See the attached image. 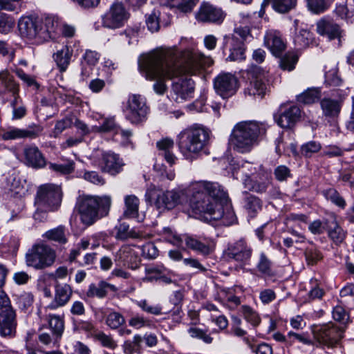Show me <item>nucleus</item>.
I'll return each instance as SVG.
<instances>
[{
  "mask_svg": "<svg viewBox=\"0 0 354 354\" xmlns=\"http://www.w3.org/2000/svg\"><path fill=\"white\" fill-rule=\"evenodd\" d=\"M117 257L118 261L124 266H127L131 270H136L140 266V259L131 246H122L118 251Z\"/></svg>",
  "mask_w": 354,
  "mask_h": 354,
  "instance_id": "obj_28",
  "label": "nucleus"
},
{
  "mask_svg": "<svg viewBox=\"0 0 354 354\" xmlns=\"http://www.w3.org/2000/svg\"><path fill=\"white\" fill-rule=\"evenodd\" d=\"M33 302V297L29 292H24L17 298V304L19 308L26 310L31 306Z\"/></svg>",
  "mask_w": 354,
  "mask_h": 354,
  "instance_id": "obj_64",
  "label": "nucleus"
},
{
  "mask_svg": "<svg viewBox=\"0 0 354 354\" xmlns=\"http://www.w3.org/2000/svg\"><path fill=\"white\" fill-rule=\"evenodd\" d=\"M224 48L230 50L227 59L230 61H241L245 59V47L243 41L235 35L224 37Z\"/></svg>",
  "mask_w": 354,
  "mask_h": 354,
  "instance_id": "obj_19",
  "label": "nucleus"
},
{
  "mask_svg": "<svg viewBox=\"0 0 354 354\" xmlns=\"http://www.w3.org/2000/svg\"><path fill=\"white\" fill-rule=\"evenodd\" d=\"M95 340L98 341L102 346L110 349H114L117 347V343L111 336L106 335L103 332H98L93 335Z\"/></svg>",
  "mask_w": 354,
  "mask_h": 354,
  "instance_id": "obj_53",
  "label": "nucleus"
},
{
  "mask_svg": "<svg viewBox=\"0 0 354 354\" xmlns=\"http://www.w3.org/2000/svg\"><path fill=\"white\" fill-rule=\"evenodd\" d=\"M43 237L48 241H55L59 244H65L68 241L66 227L63 225H59L46 231L43 234Z\"/></svg>",
  "mask_w": 354,
  "mask_h": 354,
  "instance_id": "obj_36",
  "label": "nucleus"
},
{
  "mask_svg": "<svg viewBox=\"0 0 354 354\" xmlns=\"http://www.w3.org/2000/svg\"><path fill=\"white\" fill-rule=\"evenodd\" d=\"M329 6V0H311V12L313 13L324 12Z\"/></svg>",
  "mask_w": 354,
  "mask_h": 354,
  "instance_id": "obj_63",
  "label": "nucleus"
},
{
  "mask_svg": "<svg viewBox=\"0 0 354 354\" xmlns=\"http://www.w3.org/2000/svg\"><path fill=\"white\" fill-rule=\"evenodd\" d=\"M191 194L189 206L193 212L209 222L223 218L232 223L235 215L230 209L227 193L218 183L206 180L192 183L187 187Z\"/></svg>",
  "mask_w": 354,
  "mask_h": 354,
  "instance_id": "obj_1",
  "label": "nucleus"
},
{
  "mask_svg": "<svg viewBox=\"0 0 354 354\" xmlns=\"http://www.w3.org/2000/svg\"><path fill=\"white\" fill-rule=\"evenodd\" d=\"M56 258V253L49 245L36 244L26 254V265L37 270L51 266Z\"/></svg>",
  "mask_w": 354,
  "mask_h": 354,
  "instance_id": "obj_10",
  "label": "nucleus"
},
{
  "mask_svg": "<svg viewBox=\"0 0 354 354\" xmlns=\"http://www.w3.org/2000/svg\"><path fill=\"white\" fill-rule=\"evenodd\" d=\"M128 17L129 14L124 5L115 2L102 17V24L109 28H118L124 24Z\"/></svg>",
  "mask_w": 354,
  "mask_h": 354,
  "instance_id": "obj_16",
  "label": "nucleus"
},
{
  "mask_svg": "<svg viewBox=\"0 0 354 354\" xmlns=\"http://www.w3.org/2000/svg\"><path fill=\"white\" fill-rule=\"evenodd\" d=\"M138 306L147 313L158 315L162 313V308L158 306H153L149 304L147 300H140L137 303Z\"/></svg>",
  "mask_w": 354,
  "mask_h": 354,
  "instance_id": "obj_60",
  "label": "nucleus"
},
{
  "mask_svg": "<svg viewBox=\"0 0 354 354\" xmlns=\"http://www.w3.org/2000/svg\"><path fill=\"white\" fill-rule=\"evenodd\" d=\"M327 225L328 234L329 237L336 244L341 243L345 239L346 234L342 228L338 225L335 219H333L326 223Z\"/></svg>",
  "mask_w": 354,
  "mask_h": 354,
  "instance_id": "obj_37",
  "label": "nucleus"
},
{
  "mask_svg": "<svg viewBox=\"0 0 354 354\" xmlns=\"http://www.w3.org/2000/svg\"><path fill=\"white\" fill-rule=\"evenodd\" d=\"M15 23L12 18L6 14H0V32L7 33L14 27Z\"/></svg>",
  "mask_w": 354,
  "mask_h": 354,
  "instance_id": "obj_61",
  "label": "nucleus"
},
{
  "mask_svg": "<svg viewBox=\"0 0 354 354\" xmlns=\"http://www.w3.org/2000/svg\"><path fill=\"white\" fill-rule=\"evenodd\" d=\"M183 196V191L171 189L164 192L155 186L149 187L145 194L146 199L153 201L156 208L160 212L176 207L182 203Z\"/></svg>",
  "mask_w": 354,
  "mask_h": 354,
  "instance_id": "obj_9",
  "label": "nucleus"
},
{
  "mask_svg": "<svg viewBox=\"0 0 354 354\" xmlns=\"http://www.w3.org/2000/svg\"><path fill=\"white\" fill-rule=\"evenodd\" d=\"M325 82L333 86H337L341 84L342 79L337 75V68L336 67L326 72Z\"/></svg>",
  "mask_w": 354,
  "mask_h": 354,
  "instance_id": "obj_58",
  "label": "nucleus"
},
{
  "mask_svg": "<svg viewBox=\"0 0 354 354\" xmlns=\"http://www.w3.org/2000/svg\"><path fill=\"white\" fill-rule=\"evenodd\" d=\"M23 156L24 163L28 167L39 169L44 167L46 165V161L43 153L39 148L35 145L25 147L23 149Z\"/></svg>",
  "mask_w": 354,
  "mask_h": 354,
  "instance_id": "obj_21",
  "label": "nucleus"
},
{
  "mask_svg": "<svg viewBox=\"0 0 354 354\" xmlns=\"http://www.w3.org/2000/svg\"><path fill=\"white\" fill-rule=\"evenodd\" d=\"M323 196L333 204L344 209L346 206L345 200L340 196L339 193L333 188H328L322 191Z\"/></svg>",
  "mask_w": 354,
  "mask_h": 354,
  "instance_id": "obj_43",
  "label": "nucleus"
},
{
  "mask_svg": "<svg viewBox=\"0 0 354 354\" xmlns=\"http://www.w3.org/2000/svg\"><path fill=\"white\" fill-rule=\"evenodd\" d=\"M73 290L68 283H56L55 285V297L53 301L47 308L54 310L65 306L70 301Z\"/></svg>",
  "mask_w": 354,
  "mask_h": 354,
  "instance_id": "obj_22",
  "label": "nucleus"
},
{
  "mask_svg": "<svg viewBox=\"0 0 354 354\" xmlns=\"http://www.w3.org/2000/svg\"><path fill=\"white\" fill-rule=\"evenodd\" d=\"M209 140V132L201 127H192L178 136V145L184 158L189 161L198 158Z\"/></svg>",
  "mask_w": 354,
  "mask_h": 354,
  "instance_id": "obj_7",
  "label": "nucleus"
},
{
  "mask_svg": "<svg viewBox=\"0 0 354 354\" xmlns=\"http://www.w3.org/2000/svg\"><path fill=\"white\" fill-rule=\"evenodd\" d=\"M317 32L323 36H326L330 40L340 39L342 37V31L340 27L333 21L322 19L317 23Z\"/></svg>",
  "mask_w": 354,
  "mask_h": 354,
  "instance_id": "obj_27",
  "label": "nucleus"
},
{
  "mask_svg": "<svg viewBox=\"0 0 354 354\" xmlns=\"http://www.w3.org/2000/svg\"><path fill=\"white\" fill-rule=\"evenodd\" d=\"M216 92L223 98L234 95L238 88V80L230 73H221L214 81Z\"/></svg>",
  "mask_w": 354,
  "mask_h": 354,
  "instance_id": "obj_17",
  "label": "nucleus"
},
{
  "mask_svg": "<svg viewBox=\"0 0 354 354\" xmlns=\"http://www.w3.org/2000/svg\"><path fill=\"white\" fill-rule=\"evenodd\" d=\"M332 315L335 321L342 324H346L349 318L348 314L346 313L344 307L340 305H337L333 308Z\"/></svg>",
  "mask_w": 354,
  "mask_h": 354,
  "instance_id": "obj_56",
  "label": "nucleus"
},
{
  "mask_svg": "<svg viewBox=\"0 0 354 354\" xmlns=\"http://www.w3.org/2000/svg\"><path fill=\"white\" fill-rule=\"evenodd\" d=\"M15 313L13 309L0 311V335L12 337L16 332Z\"/></svg>",
  "mask_w": 354,
  "mask_h": 354,
  "instance_id": "obj_23",
  "label": "nucleus"
},
{
  "mask_svg": "<svg viewBox=\"0 0 354 354\" xmlns=\"http://www.w3.org/2000/svg\"><path fill=\"white\" fill-rule=\"evenodd\" d=\"M310 32L307 29L301 28L295 37V42L300 48H308L309 46Z\"/></svg>",
  "mask_w": 354,
  "mask_h": 354,
  "instance_id": "obj_57",
  "label": "nucleus"
},
{
  "mask_svg": "<svg viewBox=\"0 0 354 354\" xmlns=\"http://www.w3.org/2000/svg\"><path fill=\"white\" fill-rule=\"evenodd\" d=\"M248 73L251 80L245 88V94L262 99L269 91L267 73L257 66H251Z\"/></svg>",
  "mask_w": 354,
  "mask_h": 354,
  "instance_id": "obj_13",
  "label": "nucleus"
},
{
  "mask_svg": "<svg viewBox=\"0 0 354 354\" xmlns=\"http://www.w3.org/2000/svg\"><path fill=\"white\" fill-rule=\"evenodd\" d=\"M62 199V192L60 186L53 183H46L38 187L35 203L49 211H54L60 206Z\"/></svg>",
  "mask_w": 354,
  "mask_h": 354,
  "instance_id": "obj_12",
  "label": "nucleus"
},
{
  "mask_svg": "<svg viewBox=\"0 0 354 354\" xmlns=\"http://www.w3.org/2000/svg\"><path fill=\"white\" fill-rule=\"evenodd\" d=\"M125 118L133 125H138L146 121L149 113L146 98L140 94L129 95L127 105L124 109Z\"/></svg>",
  "mask_w": 354,
  "mask_h": 354,
  "instance_id": "obj_11",
  "label": "nucleus"
},
{
  "mask_svg": "<svg viewBox=\"0 0 354 354\" xmlns=\"http://www.w3.org/2000/svg\"><path fill=\"white\" fill-rule=\"evenodd\" d=\"M188 333L192 337L201 339L206 344H210V343H212V342L213 340L212 337H210L209 335H208L203 330L198 328H196V327L189 328L188 329Z\"/></svg>",
  "mask_w": 354,
  "mask_h": 354,
  "instance_id": "obj_54",
  "label": "nucleus"
},
{
  "mask_svg": "<svg viewBox=\"0 0 354 354\" xmlns=\"http://www.w3.org/2000/svg\"><path fill=\"white\" fill-rule=\"evenodd\" d=\"M95 128L97 131L102 133L111 131L118 132L119 129V127L117 125L114 117L105 118L100 125L96 126Z\"/></svg>",
  "mask_w": 354,
  "mask_h": 354,
  "instance_id": "obj_48",
  "label": "nucleus"
},
{
  "mask_svg": "<svg viewBox=\"0 0 354 354\" xmlns=\"http://www.w3.org/2000/svg\"><path fill=\"white\" fill-rule=\"evenodd\" d=\"M71 56L72 50L67 46L62 47L53 55L54 60L61 72H64L67 69Z\"/></svg>",
  "mask_w": 354,
  "mask_h": 354,
  "instance_id": "obj_32",
  "label": "nucleus"
},
{
  "mask_svg": "<svg viewBox=\"0 0 354 354\" xmlns=\"http://www.w3.org/2000/svg\"><path fill=\"white\" fill-rule=\"evenodd\" d=\"M320 104L324 115L330 118L337 117L342 108V104L339 101L330 98H324L322 100Z\"/></svg>",
  "mask_w": 354,
  "mask_h": 354,
  "instance_id": "obj_33",
  "label": "nucleus"
},
{
  "mask_svg": "<svg viewBox=\"0 0 354 354\" xmlns=\"http://www.w3.org/2000/svg\"><path fill=\"white\" fill-rule=\"evenodd\" d=\"M175 69L177 74L171 79V96L178 103L193 97L194 82L190 75L196 74L201 68L210 66L212 61L196 51H178L175 47Z\"/></svg>",
  "mask_w": 354,
  "mask_h": 354,
  "instance_id": "obj_2",
  "label": "nucleus"
},
{
  "mask_svg": "<svg viewBox=\"0 0 354 354\" xmlns=\"http://www.w3.org/2000/svg\"><path fill=\"white\" fill-rule=\"evenodd\" d=\"M124 323V317L118 312H111L106 318V324L111 329H117Z\"/></svg>",
  "mask_w": 354,
  "mask_h": 354,
  "instance_id": "obj_47",
  "label": "nucleus"
},
{
  "mask_svg": "<svg viewBox=\"0 0 354 354\" xmlns=\"http://www.w3.org/2000/svg\"><path fill=\"white\" fill-rule=\"evenodd\" d=\"M139 204V199L135 195L126 196L124 197V216L129 218H138Z\"/></svg>",
  "mask_w": 354,
  "mask_h": 354,
  "instance_id": "obj_34",
  "label": "nucleus"
},
{
  "mask_svg": "<svg viewBox=\"0 0 354 354\" xmlns=\"http://www.w3.org/2000/svg\"><path fill=\"white\" fill-rule=\"evenodd\" d=\"M48 321L53 334L57 337H60L64 328V320L59 315H49Z\"/></svg>",
  "mask_w": 354,
  "mask_h": 354,
  "instance_id": "obj_42",
  "label": "nucleus"
},
{
  "mask_svg": "<svg viewBox=\"0 0 354 354\" xmlns=\"http://www.w3.org/2000/svg\"><path fill=\"white\" fill-rule=\"evenodd\" d=\"M314 339L319 344L333 346L343 337L344 328L335 327L333 324H313L311 326Z\"/></svg>",
  "mask_w": 354,
  "mask_h": 354,
  "instance_id": "obj_14",
  "label": "nucleus"
},
{
  "mask_svg": "<svg viewBox=\"0 0 354 354\" xmlns=\"http://www.w3.org/2000/svg\"><path fill=\"white\" fill-rule=\"evenodd\" d=\"M159 16L160 12L158 10H153L146 17L147 26L151 32H157L160 28Z\"/></svg>",
  "mask_w": 354,
  "mask_h": 354,
  "instance_id": "obj_52",
  "label": "nucleus"
},
{
  "mask_svg": "<svg viewBox=\"0 0 354 354\" xmlns=\"http://www.w3.org/2000/svg\"><path fill=\"white\" fill-rule=\"evenodd\" d=\"M234 176L243 181L246 189L258 193L265 192L270 183V172L262 165L256 167L250 162L243 165Z\"/></svg>",
  "mask_w": 354,
  "mask_h": 354,
  "instance_id": "obj_8",
  "label": "nucleus"
},
{
  "mask_svg": "<svg viewBox=\"0 0 354 354\" xmlns=\"http://www.w3.org/2000/svg\"><path fill=\"white\" fill-rule=\"evenodd\" d=\"M162 265H147L145 268V276L142 278L144 282H153L158 281L160 275L164 270Z\"/></svg>",
  "mask_w": 354,
  "mask_h": 354,
  "instance_id": "obj_40",
  "label": "nucleus"
},
{
  "mask_svg": "<svg viewBox=\"0 0 354 354\" xmlns=\"http://www.w3.org/2000/svg\"><path fill=\"white\" fill-rule=\"evenodd\" d=\"M111 205L109 196L80 195L76 201L75 209L81 222L86 226L94 224L108 215Z\"/></svg>",
  "mask_w": 354,
  "mask_h": 354,
  "instance_id": "obj_5",
  "label": "nucleus"
},
{
  "mask_svg": "<svg viewBox=\"0 0 354 354\" xmlns=\"http://www.w3.org/2000/svg\"><path fill=\"white\" fill-rule=\"evenodd\" d=\"M57 22L51 18H46L44 22L38 17L24 16L18 21V29L21 37L32 44H41L52 37Z\"/></svg>",
  "mask_w": 354,
  "mask_h": 354,
  "instance_id": "obj_6",
  "label": "nucleus"
},
{
  "mask_svg": "<svg viewBox=\"0 0 354 354\" xmlns=\"http://www.w3.org/2000/svg\"><path fill=\"white\" fill-rule=\"evenodd\" d=\"M297 62V56L294 55H286L280 60V67L283 70L290 71L295 68Z\"/></svg>",
  "mask_w": 354,
  "mask_h": 354,
  "instance_id": "obj_59",
  "label": "nucleus"
},
{
  "mask_svg": "<svg viewBox=\"0 0 354 354\" xmlns=\"http://www.w3.org/2000/svg\"><path fill=\"white\" fill-rule=\"evenodd\" d=\"M274 175L278 181H284L291 176V172L287 166L279 165L274 169Z\"/></svg>",
  "mask_w": 354,
  "mask_h": 354,
  "instance_id": "obj_62",
  "label": "nucleus"
},
{
  "mask_svg": "<svg viewBox=\"0 0 354 354\" xmlns=\"http://www.w3.org/2000/svg\"><path fill=\"white\" fill-rule=\"evenodd\" d=\"M174 145V140L169 138H162L156 142V147L159 151V155L164 157L165 160L170 165L174 164L176 158L172 152Z\"/></svg>",
  "mask_w": 354,
  "mask_h": 354,
  "instance_id": "obj_30",
  "label": "nucleus"
},
{
  "mask_svg": "<svg viewBox=\"0 0 354 354\" xmlns=\"http://www.w3.org/2000/svg\"><path fill=\"white\" fill-rule=\"evenodd\" d=\"M245 207L248 210V213L253 216L259 209H261V201L254 196H248L245 199Z\"/></svg>",
  "mask_w": 354,
  "mask_h": 354,
  "instance_id": "obj_49",
  "label": "nucleus"
},
{
  "mask_svg": "<svg viewBox=\"0 0 354 354\" xmlns=\"http://www.w3.org/2000/svg\"><path fill=\"white\" fill-rule=\"evenodd\" d=\"M183 241L188 248L203 255H208L212 252V248L209 245L201 242L195 236L185 235L183 236Z\"/></svg>",
  "mask_w": 354,
  "mask_h": 354,
  "instance_id": "obj_31",
  "label": "nucleus"
},
{
  "mask_svg": "<svg viewBox=\"0 0 354 354\" xmlns=\"http://www.w3.org/2000/svg\"><path fill=\"white\" fill-rule=\"evenodd\" d=\"M49 169L59 174H69L74 170V163L68 162L64 164L51 163L48 165Z\"/></svg>",
  "mask_w": 354,
  "mask_h": 354,
  "instance_id": "obj_51",
  "label": "nucleus"
},
{
  "mask_svg": "<svg viewBox=\"0 0 354 354\" xmlns=\"http://www.w3.org/2000/svg\"><path fill=\"white\" fill-rule=\"evenodd\" d=\"M42 128L38 125L29 126L27 129H19L16 127L9 128L2 133L4 140H15L21 138H35L41 132Z\"/></svg>",
  "mask_w": 354,
  "mask_h": 354,
  "instance_id": "obj_20",
  "label": "nucleus"
},
{
  "mask_svg": "<svg viewBox=\"0 0 354 354\" xmlns=\"http://www.w3.org/2000/svg\"><path fill=\"white\" fill-rule=\"evenodd\" d=\"M21 191L22 187L19 181L17 180L15 178L10 177L1 192L6 198H12L20 194Z\"/></svg>",
  "mask_w": 354,
  "mask_h": 354,
  "instance_id": "obj_38",
  "label": "nucleus"
},
{
  "mask_svg": "<svg viewBox=\"0 0 354 354\" xmlns=\"http://www.w3.org/2000/svg\"><path fill=\"white\" fill-rule=\"evenodd\" d=\"M142 338L139 335H136L132 340H127L122 345L123 351L125 354H133L138 352L140 349Z\"/></svg>",
  "mask_w": 354,
  "mask_h": 354,
  "instance_id": "obj_45",
  "label": "nucleus"
},
{
  "mask_svg": "<svg viewBox=\"0 0 354 354\" xmlns=\"http://www.w3.org/2000/svg\"><path fill=\"white\" fill-rule=\"evenodd\" d=\"M225 17V15L221 9L214 6L203 2L196 15V18L198 21L221 24Z\"/></svg>",
  "mask_w": 354,
  "mask_h": 354,
  "instance_id": "obj_18",
  "label": "nucleus"
},
{
  "mask_svg": "<svg viewBox=\"0 0 354 354\" xmlns=\"http://www.w3.org/2000/svg\"><path fill=\"white\" fill-rule=\"evenodd\" d=\"M297 0H264L262 6L272 4V8L279 13H287L295 8Z\"/></svg>",
  "mask_w": 354,
  "mask_h": 354,
  "instance_id": "obj_35",
  "label": "nucleus"
},
{
  "mask_svg": "<svg viewBox=\"0 0 354 354\" xmlns=\"http://www.w3.org/2000/svg\"><path fill=\"white\" fill-rule=\"evenodd\" d=\"M266 131V125L257 121L238 122L232 129L229 145L234 151L239 153H249L258 145L260 137L263 136Z\"/></svg>",
  "mask_w": 354,
  "mask_h": 354,
  "instance_id": "obj_4",
  "label": "nucleus"
},
{
  "mask_svg": "<svg viewBox=\"0 0 354 354\" xmlns=\"http://www.w3.org/2000/svg\"><path fill=\"white\" fill-rule=\"evenodd\" d=\"M124 163L119 155L111 152H104L102 155V169L111 175L120 172Z\"/></svg>",
  "mask_w": 354,
  "mask_h": 354,
  "instance_id": "obj_24",
  "label": "nucleus"
},
{
  "mask_svg": "<svg viewBox=\"0 0 354 354\" xmlns=\"http://www.w3.org/2000/svg\"><path fill=\"white\" fill-rule=\"evenodd\" d=\"M257 268L259 272L264 275H272V263L264 252L260 253Z\"/></svg>",
  "mask_w": 354,
  "mask_h": 354,
  "instance_id": "obj_44",
  "label": "nucleus"
},
{
  "mask_svg": "<svg viewBox=\"0 0 354 354\" xmlns=\"http://www.w3.org/2000/svg\"><path fill=\"white\" fill-rule=\"evenodd\" d=\"M12 71L17 75V77L26 83L28 86L35 85L38 87V84L32 76L26 74L22 69L14 65Z\"/></svg>",
  "mask_w": 354,
  "mask_h": 354,
  "instance_id": "obj_55",
  "label": "nucleus"
},
{
  "mask_svg": "<svg viewBox=\"0 0 354 354\" xmlns=\"http://www.w3.org/2000/svg\"><path fill=\"white\" fill-rule=\"evenodd\" d=\"M175 47L160 48L142 55L138 61L140 73L146 80L155 81L153 91L163 95L167 89L166 80L173 79L177 72L175 69Z\"/></svg>",
  "mask_w": 354,
  "mask_h": 354,
  "instance_id": "obj_3",
  "label": "nucleus"
},
{
  "mask_svg": "<svg viewBox=\"0 0 354 354\" xmlns=\"http://www.w3.org/2000/svg\"><path fill=\"white\" fill-rule=\"evenodd\" d=\"M239 311L244 319L253 326H257L260 324L261 318L259 314L250 306L243 305Z\"/></svg>",
  "mask_w": 354,
  "mask_h": 354,
  "instance_id": "obj_41",
  "label": "nucleus"
},
{
  "mask_svg": "<svg viewBox=\"0 0 354 354\" xmlns=\"http://www.w3.org/2000/svg\"><path fill=\"white\" fill-rule=\"evenodd\" d=\"M116 287L105 281H100L97 283H91L85 292V297L88 299L97 298L102 299L105 298L109 291L115 292Z\"/></svg>",
  "mask_w": 354,
  "mask_h": 354,
  "instance_id": "obj_26",
  "label": "nucleus"
},
{
  "mask_svg": "<svg viewBox=\"0 0 354 354\" xmlns=\"http://www.w3.org/2000/svg\"><path fill=\"white\" fill-rule=\"evenodd\" d=\"M253 250L244 239L230 243L223 252L224 258L227 261H234L241 265H246L250 261Z\"/></svg>",
  "mask_w": 354,
  "mask_h": 354,
  "instance_id": "obj_15",
  "label": "nucleus"
},
{
  "mask_svg": "<svg viewBox=\"0 0 354 354\" xmlns=\"http://www.w3.org/2000/svg\"><path fill=\"white\" fill-rule=\"evenodd\" d=\"M198 0H168L171 7H176L184 12L192 10Z\"/></svg>",
  "mask_w": 354,
  "mask_h": 354,
  "instance_id": "obj_50",
  "label": "nucleus"
},
{
  "mask_svg": "<svg viewBox=\"0 0 354 354\" xmlns=\"http://www.w3.org/2000/svg\"><path fill=\"white\" fill-rule=\"evenodd\" d=\"M0 83L8 91L16 94L19 91V85L15 81L14 77L8 70L0 71Z\"/></svg>",
  "mask_w": 354,
  "mask_h": 354,
  "instance_id": "obj_39",
  "label": "nucleus"
},
{
  "mask_svg": "<svg viewBox=\"0 0 354 354\" xmlns=\"http://www.w3.org/2000/svg\"><path fill=\"white\" fill-rule=\"evenodd\" d=\"M116 236L120 239H127L128 238H140L141 235L135 230H130L128 224L122 223L118 227Z\"/></svg>",
  "mask_w": 354,
  "mask_h": 354,
  "instance_id": "obj_46",
  "label": "nucleus"
},
{
  "mask_svg": "<svg viewBox=\"0 0 354 354\" xmlns=\"http://www.w3.org/2000/svg\"><path fill=\"white\" fill-rule=\"evenodd\" d=\"M300 116V110L296 106H292L275 116V121L281 128H290L295 125Z\"/></svg>",
  "mask_w": 354,
  "mask_h": 354,
  "instance_id": "obj_29",
  "label": "nucleus"
},
{
  "mask_svg": "<svg viewBox=\"0 0 354 354\" xmlns=\"http://www.w3.org/2000/svg\"><path fill=\"white\" fill-rule=\"evenodd\" d=\"M264 45L274 56H279L286 48L281 35L275 30H268L264 35Z\"/></svg>",
  "mask_w": 354,
  "mask_h": 354,
  "instance_id": "obj_25",
  "label": "nucleus"
}]
</instances>
